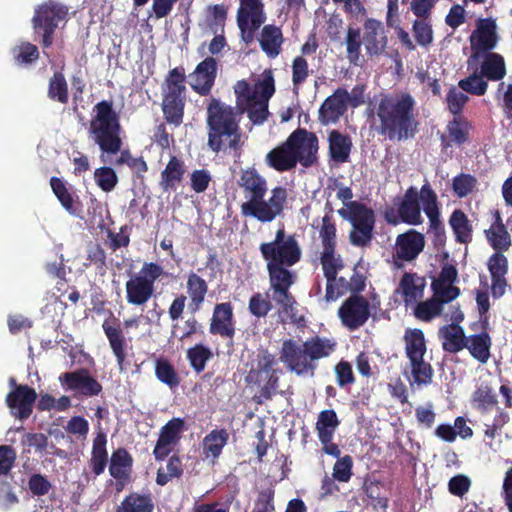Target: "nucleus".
<instances>
[{"label":"nucleus","mask_w":512,"mask_h":512,"mask_svg":"<svg viewBox=\"0 0 512 512\" xmlns=\"http://www.w3.org/2000/svg\"><path fill=\"white\" fill-rule=\"evenodd\" d=\"M366 115L370 131L384 140L402 142L419 132L416 100L409 92L381 94Z\"/></svg>","instance_id":"f257e3e1"},{"label":"nucleus","mask_w":512,"mask_h":512,"mask_svg":"<svg viewBox=\"0 0 512 512\" xmlns=\"http://www.w3.org/2000/svg\"><path fill=\"white\" fill-rule=\"evenodd\" d=\"M107 437L102 431L98 432L93 439L90 467L95 476L101 475L108 462V453L106 449Z\"/></svg>","instance_id":"a19ab883"},{"label":"nucleus","mask_w":512,"mask_h":512,"mask_svg":"<svg viewBox=\"0 0 512 512\" xmlns=\"http://www.w3.org/2000/svg\"><path fill=\"white\" fill-rule=\"evenodd\" d=\"M406 304L414 303L422 298L425 281L415 273L405 272L399 284Z\"/></svg>","instance_id":"79ce46f5"},{"label":"nucleus","mask_w":512,"mask_h":512,"mask_svg":"<svg viewBox=\"0 0 512 512\" xmlns=\"http://www.w3.org/2000/svg\"><path fill=\"white\" fill-rule=\"evenodd\" d=\"M469 41L472 50L471 58L478 59L482 53L492 52L498 43L496 21L493 18L479 19Z\"/></svg>","instance_id":"a211bd4d"},{"label":"nucleus","mask_w":512,"mask_h":512,"mask_svg":"<svg viewBox=\"0 0 512 512\" xmlns=\"http://www.w3.org/2000/svg\"><path fill=\"white\" fill-rule=\"evenodd\" d=\"M155 375L161 383L167 385L170 389L177 388L181 382L174 365L164 357L156 359Z\"/></svg>","instance_id":"09e8293b"},{"label":"nucleus","mask_w":512,"mask_h":512,"mask_svg":"<svg viewBox=\"0 0 512 512\" xmlns=\"http://www.w3.org/2000/svg\"><path fill=\"white\" fill-rule=\"evenodd\" d=\"M184 426L185 422L182 418H172L161 428L153 450L157 461H163L172 452L181 438Z\"/></svg>","instance_id":"412c9836"},{"label":"nucleus","mask_w":512,"mask_h":512,"mask_svg":"<svg viewBox=\"0 0 512 512\" xmlns=\"http://www.w3.org/2000/svg\"><path fill=\"white\" fill-rule=\"evenodd\" d=\"M471 123L463 116L454 117L447 124V138L442 136V143L444 147L455 144L456 146H462L468 142L470 138Z\"/></svg>","instance_id":"4c0bfd02"},{"label":"nucleus","mask_w":512,"mask_h":512,"mask_svg":"<svg viewBox=\"0 0 512 512\" xmlns=\"http://www.w3.org/2000/svg\"><path fill=\"white\" fill-rule=\"evenodd\" d=\"M102 329L116 358L119 370L122 371L127 358V340L121 329L120 320L114 316L105 319Z\"/></svg>","instance_id":"5701e85b"},{"label":"nucleus","mask_w":512,"mask_h":512,"mask_svg":"<svg viewBox=\"0 0 512 512\" xmlns=\"http://www.w3.org/2000/svg\"><path fill=\"white\" fill-rule=\"evenodd\" d=\"M487 268L492 280V296L500 298L504 295L507 287L508 259L502 252H495L489 257Z\"/></svg>","instance_id":"cd10ccee"},{"label":"nucleus","mask_w":512,"mask_h":512,"mask_svg":"<svg viewBox=\"0 0 512 512\" xmlns=\"http://www.w3.org/2000/svg\"><path fill=\"white\" fill-rule=\"evenodd\" d=\"M442 312V302L433 296L426 301L419 302L415 309L414 315L417 319L429 322Z\"/></svg>","instance_id":"4d7b16f0"},{"label":"nucleus","mask_w":512,"mask_h":512,"mask_svg":"<svg viewBox=\"0 0 512 512\" xmlns=\"http://www.w3.org/2000/svg\"><path fill=\"white\" fill-rule=\"evenodd\" d=\"M370 315L369 301L362 295H351L338 309L341 323L350 331L362 327Z\"/></svg>","instance_id":"dca6fc26"},{"label":"nucleus","mask_w":512,"mask_h":512,"mask_svg":"<svg viewBox=\"0 0 512 512\" xmlns=\"http://www.w3.org/2000/svg\"><path fill=\"white\" fill-rule=\"evenodd\" d=\"M227 18V7L224 4L209 5L207 7L206 23L213 33L223 28Z\"/></svg>","instance_id":"0e129e2a"},{"label":"nucleus","mask_w":512,"mask_h":512,"mask_svg":"<svg viewBox=\"0 0 512 512\" xmlns=\"http://www.w3.org/2000/svg\"><path fill=\"white\" fill-rule=\"evenodd\" d=\"M339 425L340 420L333 409L322 410L318 415L315 426L318 438L334 436Z\"/></svg>","instance_id":"3c124183"},{"label":"nucleus","mask_w":512,"mask_h":512,"mask_svg":"<svg viewBox=\"0 0 512 512\" xmlns=\"http://www.w3.org/2000/svg\"><path fill=\"white\" fill-rule=\"evenodd\" d=\"M422 208L429 220L428 233L433 235L435 245H442L446 241V231L440 218L438 197L429 183L422 186Z\"/></svg>","instance_id":"f3484780"},{"label":"nucleus","mask_w":512,"mask_h":512,"mask_svg":"<svg viewBox=\"0 0 512 512\" xmlns=\"http://www.w3.org/2000/svg\"><path fill=\"white\" fill-rule=\"evenodd\" d=\"M217 76V61L213 57H206L189 75L190 86L201 96H208L214 86Z\"/></svg>","instance_id":"4be33fe9"},{"label":"nucleus","mask_w":512,"mask_h":512,"mask_svg":"<svg viewBox=\"0 0 512 512\" xmlns=\"http://www.w3.org/2000/svg\"><path fill=\"white\" fill-rule=\"evenodd\" d=\"M341 93L337 88L330 96H328L320 105L318 110V121L327 126L336 124L347 112V105L345 104Z\"/></svg>","instance_id":"c756f323"},{"label":"nucleus","mask_w":512,"mask_h":512,"mask_svg":"<svg viewBox=\"0 0 512 512\" xmlns=\"http://www.w3.org/2000/svg\"><path fill=\"white\" fill-rule=\"evenodd\" d=\"M48 97L61 104H67L69 100L68 84L64 74L60 71L54 72L48 84Z\"/></svg>","instance_id":"603ef678"},{"label":"nucleus","mask_w":512,"mask_h":512,"mask_svg":"<svg viewBox=\"0 0 512 512\" xmlns=\"http://www.w3.org/2000/svg\"><path fill=\"white\" fill-rule=\"evenodd\" d=\"M337 342L318 335L299 343L294 339H286L280 349V361L286 368L297 375L309 373L314 375L317 361L329 357L335 352Z\"/></svg>","instance_id":"20e7f679"},{"label":"nucleus","mask_w":512,"mask_h":512,"mask_svg":"<svg viewBox=\"0 0 512 512\" xmlns=\"http://www.w3.org/2000/svg\"><path fill=\"white\" fill-rule=\"evenodd\" d=\"M458 86L466 93L476 96H483L488 88L487 80L481 73H473L468 77L461 79Z\"/></svg>","instance_id":"680f3d73"},{"label":"nucleus","mask_w":512,"mask_h":512,"mask_svg":"<svg viewBox=\"0 0 512 512\" xmlns=\"http://www.w3.org/2000/svg\"><path fill=\"white\" fill-rule=\"evenodd\" d=\"M483 60L480 64V73L489 81H500L506 75L504 57L495 52L482 53Z\"/></svg>","instance_id":"ea45409f"},{"label":"nucleus","mask_w":512,"mask_h":512,"mask_svg":"<svg viewBox=\"0 0 512 512\" xmlns=\"http://www.w3.org/2000/svg\"><path fill=\"white\" fill-rule=\"evenodd\" d=\"M167 472L159 468L156 474V483L165 486L173 478H180L183 474L182 461L177 455H172L167 461Z\"/></svg>","instance_id":"13d9d810"},{"label":"nucleus","mask_w":512,"mask_h":512,"mask_svg":"<svg viewBox=\"0 0 512 512\" xmlns=\"http://www.w3.org/2000/svg\"><path fill=\"white\" fill-rule=\"evenodd\" d=\"M480 322L481 332L467 336L465 349L468 350L472 358L484 365L491 357L492 338L487 331L488 317Z\"/></svg>","instance_id":"a878e982"},{"label":"nucleus","mask_w":512,"mask_h":512,"mask_svg":"<svg viewBox=\"0 0 512 512\" xmlns=\"http://www.w3.org/2000/svg\"><path fill=\"white\" fill-rule=\"evenodd\" d=\"M363 42L369 55H380L387 47V36L383 24L373 18L364 23Z\"/></svg>","instance_id":"c85d7f7f"},{"label":"nucleus","mask_w":512,"mask_h":512,"mask_svg":"<svg viewBox=\"0 0 512 512\" xmlns=\"http://www.w3.org/2000/svg\"><path fill=\"white\" fill-rule=\"evenodd\" d=\"M186 75L182 66L171 69L162 84V112L165 121L175 127L183 123L186 105Z\"/></svg>","instance_id":"39448f33"},{"label":"nucleus","mask_w":512,"mask_h":512,"mask_svg":"<svg viewBox=\"0 0 512 512\" xmlns=\"http://www.w3.org/2000/svg\"><path fill=\"white\" fill-rule=\"evenodd\" d=\"M154 503L150 494L131 492L124 497L116 512H153Z\"/></svg>","instance_id":"c03bdc74"},{"label":"nucleus","mask_w":512,"mask_h":512,"mask_svg":"<svg viewBox=\"0 0 512 512\" xmlns=\"http://www.w3.org/2000/svg\"><path fill=\"white\" fill-rule=\"evenodd\" d=\"M420 202L422 203V188L418 191L416 187H409L398 205L402 223L412 226L423 223Z\"/></svg>","instance_id":"bb28decb"},{"label":"nucleus","mask_w":512,"mask_h":512,"mask_svg":"<svg viewBox=\"0 0 512 512\" xmlns=\"http://www.w3.org/2000/svg\"><path fill=\"white\" fill-rule=\"evenodd\" d=\"M133 458L125 448H118L112 452L109 464V473L113 478H122L125 474L131 475Z\"/></svg>","instance_id":"49530a36"},{"label":"nucleus","mask_w":512,"mask_h":512,"mask_svg":"<svg viewBox=\"0 0 512 512\" xmlns=\"http://www.w3.org/2000/svg\"><path fill=\"white\" fill-rule=\"evenodd\" d=\"M266 195H260L250 201H244L241 206V214L255 218L261 223H269L283 213L287 200L285 187L276 186L271 190L270 197L265 200Z\"/></svg>","instance_id":"f8f14e48"},{"label":"nucleus","mask_w":512,"mask_h":512,"mask_svg":"<svg viewBox=\"0 0 512 512\" xmlns=\"http://www.w3.org/2000/svg\"><path fill=\"white\" fill-rule=\"evenodd\" d=\"M68 19L69 7L56 0H47L35 7L31 23L43 50L53 45L57 28L60 24L64 26Z\"/></svg>","instance_id":"423d86ee"},{"label":"nucleus","mask_w":512,"mask_h":512,"mask_svg":"<svg viewBox=\"0 0 512 512\" xmlns=\"http://www.w3.org/2000/svg\"><path fill=\"white\" fill-rule=\"evenodd\" d=\"M327 140L330 159L339 164L348 162L353 147L351 137L333 129L328 132Z\"/></svg>","instance_id":"2f4dec72"},{"label":"nucleus","mask_w":512,"mask_h":512,"mask_svg":"<svg viewBox=\"0 0 512 512\" xmlns=\"http://www.w3.org/2000/svg\"><path fill=\"white\" fill-rule=\"evenodd\" d=\"M96 185L103 192H111L118 184V176L112 167L102 166L94 171Z\"/></svg>","instance_id":"e2e57ef3"},{"label":"nucleus","mask_w":512,"mask_h":512,"mask_svg":"<svg viewBox=\"0 0 512 512\" xmlns=\"http://www.w3.org/2000/svg\"><path fill=\"white\" fill-rule=\"evenodd\" d=\"M297 163L309 168L318 162L319 139L314 132L305 128H297L287 138Z\"/></svg>","instance_id":"4468645a"},{"label":"nucleus","mask_w":512,"mask_h":512,"mask_svg":"<svg viewBox=\"0 0 512 512\" xmlns=\"http://www.w3.org/2000/svg\"><path fill=\"white\" fill-rule=\"evenodd\" d=\"M94 115L89 125V135L102 152L101 161L105 162L104 154L120 156L115 160L116 166L127 165L138 178L148 171L143 157H133L129 149L122 150V126L120 117L113 107V101L102 100L93 107Z\"/></svg>","instance_id":"f03ea898"},{"label":"nucleus","mask_w":512,"mask_h":512,"mask_svg":"<svg viewBox=\"0 0 512 512\" xmlns=\"http://www.w3.org/2000/svg\"><path fill=\"white\" fill-rule=\"evenodd\" d=\"M320 263L326 281H334L335 275L344 268V262L340 255L336 254V248H325L320 254Z\"/></svg>","instance_id":"de8ad7c7"},{"label":"nucleus","mask_w":512,"mask_h":512,"mask_svg":"<svg viewBox=\"0 0 512 512\" xmlns=\"http://www.w3.org/2000/svg\"><path fill=\"white\" fill-rule=\"evenodd\" d=\"M59 382L66 391H73L75 396L91 398L103 390L101 383L85 368L62 373Z\"/></svg>","instance_id":"2eb2a0df"},{"label":"nucleus","mask_w":512,"mask_h":512,"mask_svg":"<svg viewBox=\"0 0 512 512\" xmlns=\"http://www.w3.org/2000/svg\"><path fill=\"white\" fill-rule=\"evenodd\" d=\"M319 236L323 249L336 248V226L331 215L326 214L322 218Z\"/></svg>","instance_id":"338daca9"},{"label":"nucleus","mask_w":512,"mask_h":512,"mask_svg":"<svg viewBox=\"0 0 512 512\" xmlns=\"http://www.w3.org/2000/svg\"><path fill=\"white\" fill-rule=\"evenodd\" d=\"M438 334L445 352L455 354L465 349L467 336L462 326L450 323L442 326Z\"/></svg>","instance_id":"72a5a7b5"},{"label":"nucleus","mask_w":512,"mask_h":512,"mask_svg":"<svg viewBox=\"0 0 512 512\" xmlns=\"http://www.w3.org/2000/svg\"><path fill=\"white\" fill-rule=\"evenodd\" d=\"M211 357V350L203 344H196L187 351V359L197 373L204 371L206 363Z\"/></svg>","instance_id":"052dcab7"},{"label":"nucleus","mask_w":512,"mask_h":512,"mask_svg":"<svg viewBox=\"0 0 512 512\" xmlns=\"http://www.w3.org/2000/svg\"><path fill=\"white\" fill-rule=\"evenodd\" d=\"M455 241L460 244H469L473 240V226L465 212L461 209H455L451 213L449 220Z\"/></svg>","instance_id":"58836bf2"},{"label":"nucleus","mask_w":512,"mask_h":512,"mask_svg":"<svg viewBox=\"0 0 512 512\" xmlns=\"http://www.w3.org/2000/svg\"><path fill=\"white\" fill-rule=\"evenodd\" d=\"M493 221L488 229L484 231L489 245L495 252L507 251L511 246V237L499 210L492 211Z\"/></svg>","instance_id":"7c9ffc66"},{"label":"nucleus","mask_w":512,"mask_h":512,"mask_svg":"<svg viewBox=\"0 0 512 512\" xmlns=\"http://www.w3.org/2000/svg\"><path fill=\"white\" fill-rule=\"evenodd\" d=\"M352 229L349 232V242L355 247H369L374 238L375 213L372 208L358 201L346 203Z\"/></svg>","instance_id":"9b49d317"},{"label":"nucleus","mask_w":512,"mask_h":512,"mask_svg":"<svg viewBox=\"0 0 512 512\" xmlns=\"http://www.w3.org/2000/svg\"><path fill=\"white\" fill-rule=\"evenodd\" d=\"M279 373L276 356L268 350H262L257 354L256 364L253 366L247 376L246 382L249 385H255L259 388V394L255 396L257 403L272 399L277 393L279 387Z\"/></svg>","instance_id":"0eeeda50"},{"label":"nucleus","mask_w":512,"mask_h":512,"mask_svg":"<svg viewBox=\"0 0 512 512\" xmlns=\"http://www.w3.org/2000/svg\"><path fill=\"white\" fill-rule=\"evenodd\" d=\"M39 50L35 44L21 42L13 49V57L18 65H31L39 59Z\"/></svg>","instance_id":"bf43d9fd"},{"label":"nucleus","mask_w":512,"mask_h":512,"mask_svg":"<svg viewBox=\"0 0 512 512\" xmlns=\"http://www.w3.org/2000/svg\"><path fill=\"white\" fill-rule=\"evenodd\" d=\"M50 186L62 207L68 213L75 215L78 209L75 206L74 195L68 190L64 180L54 176L50 179Z\"/></svg>","instance_id":"8fccbe9b"},{"label":"nucleus","mask_w":512,"mask_h":512,"mask_svg":"<svg viewBox=\"0 0 512 512\" xmlns=\"http://www.w3.org/2000/svg\"><path fill=\"white\" fill-rule=\"evenodd\" d=\"M237 10V25L241 38L245 43H251L255 32L266 21L263 0H239Z\"/></svg>","instance_id":"ddd939ff"},{"label":"nucleus","mask_w":512,"mask_h":512,"mask_svg":"<svg viewBox=\"0 0 512 512\" xmlns=\"http://www.w3.org/2000/svg\"><path fill=\"white\" fill-rule=\"evenodd\" d=\"M266 265L294 266L302 257V249L294 234H287L282 227L275 233L274 240L259 246Z\"/></svg>","instance_id":"9d476101"},{"label":"nucleus","mask_w":512,"mask_h":512,"mask_svg":"<svg viewBox=\"0 0 512 512\" xmlns=\"http://www.w3.org/2000/svg\"><path fill=\"white\" fill-rule=\"evenodd\" d=\"M209 332L223 338L232 339L234 337L235 320L231 302H222L214 306Z\"/></svg>","instance_id":"b1692460"},{"label":"nucleus","mask_w":512,"mask_h":512,"mask_svg":"<svg viewBox=\"0 0 512 512\" xmlns=\"http://www.w3.org/2000/svg\"><path fill=\"white\" fill-rule=\"evenodd\" d=\"M273 309L272 301L268 293L255 292L248 302L249 313L257 319L266 318Z\"/></svg>","instance_id":"5fc2aeb1"},{"label":"nucleus","mask_w":512,"mask_h":512,"mask_svg":"<svg viewBox=\"0 0 512 512\" xmlns=\"http://www.w3.org/2000/svg\"><path fill=\"white\" fill-rule=\"evenodd\" d=\"M36 399L37 393L34 388L19 384L7 394L5 402L15 418L24 420L31 416Z\"/></svg>","instance_id":"6ab92c4d"},{"label":"nucleus","mask_w":512,"mask_h":512,"mask_svg":"<svg viewBox=\"0 0 512 512\" xmlns=\"http://www.w3.org/2000/svg\"><path fill=\"white\" fill-rule=\"evenodd\" d=\"M425 244L423 233L415 229H409L397 235L393 257L395 260L413 262L423 252Z\"/></svg>","instance_id":"aec40b11"},{"label":"nucleus","mask_w":512,"mask_h":512,"mask_svg":"<svg viewBox=\"0 0 512 512\" xmlns=\"http://www.w3.org/2000/svg\"><path fill=\"white\" fill-rule=\"evenodd\" d=\"M409 362L414 383L419 386L430 384L434 373L431 364L424 357L413 358Z\"/></svg>","instance_id":"6e6d98bb"},{"label":"nucleus","mask_w":512,"mask_h":512,"mask_svg":"<svg viewBox=\"0 0 512 512\" xmlns=\"http://www.w3.org/2000/svg\"><path fill=\"white\" fill-rule=\"evenodd\" d=\"M265 162L270 168L278 172L290 171L297 165L295 154L291 146L287 145V140L270 150L266 154Z\"/></svg>","instance_id":"473e14b6"},{"label":"nucleus","mask_w":512,"mask_h":512,"mask_svg":"<svg viewBox=\"0 0 512 512\" xmlns=\"http://www.w3.org/2000/svg\"><path fill=\"white\" fill-rule=\"evenodd\" d=\"M185 173L183 161L172 156L165 169L161 172L160 185L164 191L175 190Z\"/></svg>","instance_id":"37998d69"},{"label":"nucleus","mask_w":512,"mask_h":512,"mask_svg":"<svg viewBox=\"0 0 512 512\" xmlns=\"http://www.w3.org/2000/svg\"><path fill=\"white\" fill-rule=\"evenodd\" d=\"M229 434L225 429L212 430L203 440V449L207 455L217 458L222 453L223 447L227 444Z\"/></svg>","instance_id":"864d4df0"},{"label":"nucleus","mask_w":512,"mask_h":512,"mask_svg":"<svg viewBox=\"0 0 512 512\" xmlns=\"http://www.w3.org/2000/svg\"><path fill=\"white\" fill-rule=\"evenodd\" d=\"M291 68L293 88L298 89L310 75L308 62L303 56H297L293 59Z\"/></svg>","instance_id":"774afa93"},{"label":"nucleus","mask_w":512,"mask_h":512,"mask_svg":"<svg viewBox=\"0 0 512 512\" xmlns=\"http://www.w3.org/2000/svg\"><path fill=\"white\" fill-rule=\"evenodd\" d=\"M187 294L189 296L188 307L191 312H198L208 293V284L200 275L195 272H190L187 275L186 282Z\"/></svg>","instance_id":"e433bc0d"},{"label":"nucleus","mask_w":512,"mask_h":512,"mask_svg":"<svg viewBox=\"0 0 512 512\" xmlns=\"http://www.w3.org/2000/svg\"><path fill=\"white\" fill-rule=\"evenodd\" d=\"M285 39L280 27L268 24L262 28L259 44L262 51L271 59L278 57Z\"/></svg>","instance_id":"f704fd0d"},{"label":"nucleus","mask_w":512,"mask_h":512,"mask_svg":"<svg viewBox=\"0 0 512 512\" xmlns=\"http://www.w3.org/2000/svg\"><path fill=\"white\" fill-rule=\"evenodd\" d=\"M168 273L156 262H144L140 271L125 284L126 301L130 305L144 306L155 293V282Z\"/></svg>","instance_id":"1a4fd4ad"},{"label":"nucleus","mask_w":512,"mask_h":512,"mask_svg":"<svg viewBox=\"0 0 512 512\" xmlns=\"http://www.w3.org/2000/svg\"><path fill=\"white\" fill-rule=\"evenodd\" d=\"M207 146L214 153L240 156L243 142L236 108L212 97L207 105Z\"/></svg>","instance_id":"7ed1b4c3"},{"label":"nucleus","mask_w":512,"mask_h":512,"mask_svg":"<svg viewBox=\"0 0 512 512\" xmlns=\"http://www.w3.org/2000/svg\"><path fill=\"white\" fill-rule=\"evenodd\" d=\"M477 185V179L471 174L460 173L452 180V189L459 198L467 197Z\"/></svg>","instance_id":"69168bd1"},{"label":"nucleus","mask_w":512,"mask_h":512,"mask_svg":"<svg viewBox=\"0 0 512 512\" xmlns=\"http://www.w3.org/2000/svg\"><path fill=\"white\" fill-rule=\"evenodd\" d=\"M290 267L266 265L273 301L280 307L281 313L293 323H298L299 320L296 318L297 300L290 292V288L297 280V275L294 271L289 270Z\"/></svg>","instance_id":"6e6552de"},{"label":"nucleus","mask_w":512,"mask_h":512,"mask_svg":"<svg viewBox=\"0 0 512 512\" xmlns=\"http://www.w3.org/2000/svg\"><path fill=\"white\" fill-rule=\"evenodd\" d=\"M472 406L482 414L491 412L498 408V396L489 382H481L471 396Z\"/></svg>","instance_id":"c9c22d12"},{"label":"nucleus","mask_w":512,"mask_h":512,"mask_svg":"<svg viewBox=\"0 0 512 512\" xmlns=\"http://www.w3.org/2000/svg\"><path fill=\"white\" fill-rule=\"evenodd\" d=\"M403 340L405 343V353L409 360L424 357L427 351V346L424 333L421 329H406Z\"/></svg>","instance_id":"a18cd8bd"},{"label":"nucleus","mask_w":512,"mask_h":512,"mask_svg":"<svg viewBox=\"0 0 512 512\" xmlns=\"http://www.w3.org/2000/svg\"><path fill=\"white\" fill-rule=\"evenodd\" d=\"M237 186L240 188L245 201L253 200L260 195H266L268 192V181L254 167L241 169Z\"/></svg>","instance_id":"393cba45"}]
</instances>
